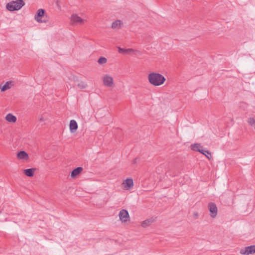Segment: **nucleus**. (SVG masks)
<instances>
[{"mask_svg": "<svg viewBox=\"0 0 255 255\" xmlns=\"http://www.w3.org/2000/svg\"><path fill=\"white\" fill-rule=\"evenodd\" d=\"M41 22H39V23H47L49 21V18L48 17H47V16L46 15H44V18H42L41 19Z\"/></svg>", "mask_w": 255, "mask_h": 255, "instance_id": "b1692460", "label": "nucleus"}, {"mask_svg": "<svg viewBox=\"0 0 255 255\" xmlns=\"http://www.w3.org/2000/svg\"><path fill=\"white\" fill-rule=\"evenodd\" d=\"M191 147V149L194 151H198L200 153H203L202 151H204V149L203 148L202 146H201L199 143H194L192 144Z\"/></svg>", "mask_w": 255, "mask_h": 255, "instance_id": "f8f14e48", "label": "nucleus"}, {"mask_svg": "<svg viewBox=\"0 0 255 255\" xmlns=\"http://www.w3.org/2000/svg\"><path fill=\"white\" fill-rule=\"evenodd\" d=\"M122 24V22L120 20H117L114 21L112 24V28L113 29H120Z\"/></svg>", "mask_w": 255, "mask_h": 255, "instance_id": "f3484780", "label": "nucleus"}, {"mask_svg": "<svg viewBox=\"0 0 255 255\" xmlns=\"http://www.w3.org/2000/svg\"><path fill=\"white\" fill-rule=\"evenodd\" d=\"M103 82L104 85L107 87H113L114 86V79L113 78L108 75H104L103 77Z\"/></svg>", "mask_w": 255, "mask_h": 255, "instance_id": "20e7f679", "label": "nucleus"}, {"mask_svg": "<svg viewBox=\"0 0 255 255\" xmlns=\"http://www.w3.org/2000/svg\"><path fill=\"white\" fill-rule=\"evenodd\" d=\"M154 221V220L152 218L148 219L142 222L141 226L143 228H146L149 226Z\"/></svg>", "mask_w": 255, "mask_h": 255, "instance_id": "dca6fc26", "label": "nucleus"}, {"mask_svg": "<svg viewBox=\"0 0 255 255\" xmlns=\"http://www.w3.org/2000/svg\"><path fill=\"white\" fill-rule=\"evenodd\" d=\"M83 170V168L78 167L74 169L71 172V176L72 178H75L78 176Z\"/></svg>", "mask_w": 255, "mask_h": 255, "instance_id": "4468645a", "label": "nucleus"}, {"mask_svg": "<svg viewBox=\"0 0 255 255\" xmlns=\"http://www.w3.org/2000/svg\"><path fill=\"white\" fill-rule=\"evenodd\" d=\"M87 86V84L83 81H81L78 84V87L82 89L86 88Z\"/></svg>", "mask_w": 255, "mask_h": 255, "instance_id": "412c9836", "label": "nucleus"}, {"mask_svg": "<svg viewBox=\"0 0 255 255\" xmlns=\"http://www.w3.org/2000/svg\"><path fill=\"white\" fill-rule=\"evenodd\" d=\"M248 123L251 126H254L255 123V119L253 118H250L248 119Z\"/></svg>", "mask_w": 255, "mask_h": 255, "instance_id": "5701e85b", "label": "nucleus"}, {"mask_svg": "<svg viewBox=\"0 0 255 255\" xmlns=\"http://www.w3.org/2000/svg\"><path fill=\"white\" fill-rule=\"evenodd\" d=\"M35 170V168L26 169L23 170V173L28 177H32Z\"/></svg>", "mask_w": 255, "mask_h": 255, "instance_id": "2eb2a0df", "label": "nucleus"}, {"mask_svg": "<svg viewBox=\"0 0 255 255\" xmlns=\"http://www.w3.org/2000/svg\"><path fill=\"white\" fill-rule=\"evenodd\" d=\"M45 11L43 9H39L37 10L36 14L34 16L35 19L38 22H41V19L44 18Z\"/></svg>", "mask_w": 255, "mask_h": 255, "instance_id": "1a4fd4ad", "label": "nucleus"}, {"mask_svg": "<svg viewBox=\"0 0 255 255\" xmlns=\"http://www.w3.org/2000/svg\"><path fill=\"white\" fill-rule=\"evenodd\" d=\"M119 216L120 220L122 222H126L129 219L128 213L126 210L125 209H123L120 212Z\"/></svg>", "mask_w": 255, "mask_h": 255, "instance_id": "0eeeda50", "label": "nucleus"}, {"mask_svg": "<svg viewBox=\"0 0 255 255\" xmlns=\"http://www.w3.org/2000/svg\"><path fill=\"white\" fill-rule=\"evenodd\" d=\"M17 157L19 159L27 160L28 159V155L26 152L20 151L17 153Z\"/></svg>", "mask_w": 255, "mask_h": 255, "instance_id": "ddd939ff", "label": "nucleus"}, {"mask_svg": "<svg viewBox=\"0 0 255 255\" xmlns=\"http://www.w3.org/2000/svg\"><path fill=\"white\" fill-rule=\"evenodd\" d=\"M7 121L11 123H14L16 121V118L12 114H8L5 117Z\"/></svg>", "mask_w": 255, "mask_h": 255, "instance_id": "a211bd4d", "label": "nucleus"}, {"mask_svg": "<svg viewBox=\"0 0 255 255\" xmlns=\"http://www.w3.org/2000/svg\"><path fill=\"white\" fill-rule=\"evenodd\" d=\"M138 158H135L133 160V163H136L138 161Z\"/></svg>", "mask_w": 255, "mask_h": 255, "instance_id": "bb28decb", "label": "nucleus"}, {"mask_svg": "<svg viewBox=\"0 0 255 255\" xmlns=\"http://www.w3.org/2000/svg\"><path fill=\"white\" fill-rule=\"evenodd\" d=\"M123 187L125 190H128L133 186V181L131 178H128L124 180L123 184Z\"/></svg>", "mask_w": 255, "mask_h": 255, "instance_id": "6e6552de", "label": "nucleus"}, {"mask_svg": "<svg viewBox=\"0 0 255 255\" xmlns=\"http://www.w3.org/2000/svg\"><path fill=\"white\" fill-rule=\"evenodd\" d=\"M202 152L203 153H201L205 155L208 159H210L211 158V153L208 150L204 149V151Z\"/></svg>", "mask_w": 255, "mask_h": 255, "instance_id": "4be33fe9", "label": "nucleus"}, {"mask_svg": "<svg viewBox=\"0 0 255 255\" xmlns=\"http://www.w3.org/2000/svg\"><path fill=\"white\" fill-rule=\"evenodd\" d=\"M69 128L71 132H75L78 128V125L76 121L72 120L70 122Z\"/></svg>", "mask_w": 255, "mask_h": 255, "instance_id": "9b49d317", "label": "nucleus"}, {"mask_svg": "<svg viewBox=\"0 0 255 255\" xmlns=\"http://www.w3.org/2000/svg\"><path fill=\"white\" fill-rule=\"evenodd\" d=\"M255 253V246L246 247L244 249H242L240 251V253L244 255H249L254 254Z\"/></svg>", "mask_w": 255, "mask_h": 255, "instance_id": "423d86ee", "label": "nucleus"}, {"mask_svg": "<svg viewBox=\"0 0 255 255\" xmlns=\"http://www.w3.org/2000/svg\"><path fill=\"white\" fill-rule=\"evenodd\" d=\"M12 82L11 81H8L5 83V84L0 88L1 91H5L8 89H9L11 88Z\"/></svg>", "mask_w": 255, "mask_h": 255, "instance_id": "6ab92c4d", "label": "nucleus"}, {"mask_svg": "<svg viewBox=\"0 0 255 255\" xmlns=\"http://www.w3.org/2000/svg\"><path fill=\"white\" fill-rule=\"evenodd\" d=\"M24 4V2L22 0L12 1L8 2L6 4V8L10 11L18 10L20 9Z\"/></svg>", "mask_w": 255, "mask_h": 255, "instance_id": "f03ea898", "label": "nucleus"}, {"mask_svg": "<svg viewBox=\"0 0 255 255\" xmlns=\"http://www.w3.org/2000/svg\"><path fill=\"white\" fill-rule=\"evenodd\" d=\"M208 208L210 212V216L212 218H215L218 214V208L216 205L213 202L209 203Z\"/></svg>", "mask_w": 255, "mask_h": 255, "instance_id": "39448f33", "label": "nucleus"}, {"mask_svg": "<svg viewBox=\"0 0 255 255\" xmlns=\"http://www.w3.org/2000/svg\"><path fill=\"white\" fill-rule=\"evenodd\" d=\"M193 216L194 218L196 219L198 218L199 215L197 212H194V213H193Z\"/></svg>", "mask_w": 255, "mask_h": 255, "instance_id": "a878e982", "label": "nucleus"}, {"mask_svg": "<svg viewBox=\"0 0 255 255\" xmlns=\"http://www.w3.org/2000/svg\"><path fill=\"white\" fill-rule=\"evenodd\" d=\"M99 64H104L107 62V59L104 57H100L98 60Z\"/></svg>", "mask_w": 255, "mask_h": 255, "instance_id": "aec40b11", "label": "nucleus"}, {"mask_svg": "<svg viewBox=\"0 0 255 255\" xmlns=\"http://www.w3.org/2000/svg\"><path fill=\"white\" fill-rule=\"evenodd\" d=\"M118 48V52L120 53L123 54H131L135 52H137V50H134L132 48L124 49V48H121L120 47H119Z\"/></svg>", "mask_w": 255, "mask_h": 255, "instance_id": "9d476101", "label": "nucleus"}, {"mask_svg": "<svg viewBox=\"0 0 255 255\" xmlns=\"http://www.w3.org/2000/svg\"><path fill=\"white\" fill-rule=\"evenodd\" d=\"M147 79L149 83L154 86H159L164 83L166 78L160 73L152 72L148 74Z\"/></svg>", "mask_w": 255, "mask_h": 255, "instance_id": "f257e3e1", "label": "nucleus"}, {"mask_svg": "<svg viewBox=\"0 0 255 255\" xmlns=\"http://www.w3.org/2000/svg\"><path fill=\"white\" fill-rule=\"evenodd\" d=\"M46 118L44 115H41L39 116L38 120L40 122H43L46 121Z\"/></svg>", "mask_w": 255, "mask_h": 255, "instance_id": "393cba45", "label": "nucleus"}, {"mask_svg": "<svg viewBox=\"0 0 255 255\" xmlns=\"http://www.w3.org/2000/svg\"><path fill=\"white\" fill-rule=\"evenodd\" d=\"M70 21L72 25H83L87 20L82 18L77 14L73 13L71 16Z\"/></svg>", "mask_w": 255, "mask_h": 255, "instance_id": "7ed1b4c3", "label": "nucleus"}]
</instances>
